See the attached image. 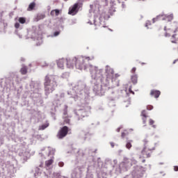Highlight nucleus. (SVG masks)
Returning a JSON list of instances; mask_svg holds the SVG:
<instances>
[{
	"label": "nucleus",
	"instance_id": "nucleus-20",
	"mask_svg": "<svg viewBox=\"0 0 178 178\" xmlns=\"http://www.w3.org/2000/svg\"><path fill=\"white\" fill-rule=\"evenodd\" d=\"M131 143H133V140L127 141V143L126 144V148H127L128 149H130V148H131V147H132Z\"/></svg>",
	"mask_w": 178,
	"mask_h": 178
},
{
	"label": "nucleus",
	"instance_id": "nucleus-15",
	"mask_svg": "<svg viewBox=\"0 0 178 178\" xmlns=\"http://www.w3.org/2000/svg\"><path fill=\"white\" fill-rule=\"evenodd\" d=\"M27 70H28L27 67L26 65H23L20 70L21 74H23V75L27 74Z\"/></svg>",
	"mask_w": 178,
	"mask_h": 178
},
{
	"label": "nucleus",
	"instance_id": "nucleus-3",
	"mask_svg": "<svg viewBox=\"0 0 178 178\" xmlns=\"http://www.w3.org/2000/svg\"><path fill=\"white\" fill-rule=\"evenodd\" d=\"M143 144H144V149L142 151L143 155H146V158H149L151 156V153L147 152V151H154L155 149V146H154V144L147 139L143 140Z\"/></svg>",
	"mask_w": 178,
	"mask_h": 178
},
{
	"label": "nucleus",
	"instance_id": "nucleus-38",
	"mask_svg": "<svg viewBox=\"0 0 178 178\" xmlns=\"http://www.w3.org/2000/svg\"><path fill=\"white\" fill-rule=\"evenodd\" d=\"M64 1H67V0H64Z\"/></svg>",
	"mask_w": 178,
	"mask_h": 178
},
{
	"label": "nucleus",
	"instance_id": "nucleus-11",
	"mask_svg": "<svg viewBox=\"0 0 178 178\" xmlns=\"http://www.w3.org/2000/svg\"><path fill=\"white\" fill-rule=\"evenodd\" d=\"M150 95L152 97H154V98H159V95H161V91L156 90H152L150 92Z\"/></svg>",
	"mask_w": 178,
	"mask_h": 178
},
{
	"label": "nucleus",
	"instance_id": "nucleus-2",
	"mask_svg": "<svg viewBox=\"0 0 178 178\" xmlns=\"http://www.w3.org/2000/svg\"><path fill=\"white\" fill-rule=\"evenodd\" d=\"M90 57H76V69H79V70H86V69H87V65H88V62H90Z\"/></svg>",
	"mask_w": 178,
	"mask_h": 178
},
{
	"label": "nucleus",
	"instance_id": "nucleus-26",
	"mask_svg": "<svg viewBox=\"0 0 178 178\" xmlns=\"http://www.w3.org/2000/svg\"><path fill=\"white\" fill-rule=\"evenodd\" d=\"M149 123L150 126H152V124H154V123H155V121H154L152 119H150L149 121Z\"/></svg>",
	"mask_w": 178,
	"mask_h": 178
},
{
	"label": "nucleus",
	"instance_id": "nucleus-36",
	"mask_svg": "<svg viewBox=\"0 0 178 178\" xmlns=\"http://www.w3.org/2000/svg\"><path fill=\"white\" fill-rule=\"evenodd\" d=\"M165 37H170V35L169 33H166Z\"/></svg>",
	"mask_w": 178,
	"mask_h": 178
},
{
	"label": "nucleus",
	"instance_id": "nucleus-12",
	"mask_svg": "<svg viewBox=\"0 0 178 178\" xmlns=\"http://www.w3.org/2000/svg\"><path fill=\"white\" fill-rule=\"evenodd\" d=\"M43 19H45V14H38L35 17V22H40V20H42Z\"/></svg>",
	"mask_w": 178,
	"mask_h": 178
},
{
	"label": "nucleus",
	"instance_id": "nucleus-33",
	"mask_svg": "<svg viewBox=\"0 0 178 178\" xmlns=\"http://www.w3.org/2000/svg\"><path fill=\"white\" fill-rule=\"evenodd\" d=\"M174 170L175 172H178V166L177 165L174 166Z\"/></svg>",
	"mask_w": 178,
	"mask_h": 178
},
{
	"label": "nucleus",
	"instance_id": "nucleus-22",
	"mask_svg": "<svg viewBox=\"0 0 178 178\" xmlns=\"http://www.w3.org/2000/svg\"><path fill=\"white\" fill-rule=\"evenodd\" d=\"M167 20H168V22H172V20H173V15H170L167 17Z\"/></svg>",
	"mask_w": 178,
	"mask_h": 178
},
{
	"label": "nucleus",
	"instance_id": "nucleus-7",
	"mask_svg": "<svg viewBox=\"0 0 178 178\" xmlns=\"http://www.w3.org/2000/svg\"><path fill=\"white\" fill-rule=\"evenodd\" d=\"M106 72L107 73V74H106L107 79H109L110 80H113V79L115 77V72L113 71V69L107 66Z\"/></svg>",
	"mask_w": 178,
	"mask_h": 178
},
{
	"label": "nucleus",
	"instance_id": "nucleus-27",
	"mask_svg": "<svg viewBox=\"0 0 178 178\" xmlns=\"http://www.w3.org/2000/svg\"><path fill=\"white\" fill-rule=\"evenodd\" d=\"M15 29H19V27H20V24H19V22L15 23Z\"/></svg>",
	"mask_w": 178,
	"mask_h": 178
},
{
	"label": "nucleus",
	"instance_id": "nucleus-13",
	"mask_svg": "<svg viewBox=\"0 0 178 178\" xmlns=\"http://www.w3.org/2000/svg\"><path fill=\"white\" fill-rule=\"evenodd\" d=\"M35 2H32L29 5L27 8L28 12H31V10H34V8H35Z\"/></svg>",
	"mask_w": 178,
	"mask_h": 178
},
{
	"label": "nucleus",
	"instance_id": "nucleus-30",
	"mask_svg": "<svg viewBox=\"0 0 178 178\" xmlns=\"http://www.w3.org/2000/svg\"><path fill=\"white\" fill-rule=\"evenodd\" d=\"M147 109H148V111H152V109H154V106H147Z\"/></svg>",
	"mask_w": 178,
	"mask_h": 178
},
{
	"label": "nucleus",
	"instance_id": "nucleus-24",
	"mask_svg": "<svg viewBox=\"0 0 178 178\" xmlns=\"http://www.w3.org/2000/svg\"><path fill=\"white\" fill-rule=\"evenodd\" d=\"M137 70V68L136 67H134L131 70V72L134 74V73H136V71Z\"/></svg>",
	"mask_w": 178,
	"mask_h": 178
},
{
	"label": "nucleus",
	"instance_id": "nucleus-31",
	"mask_svg": "<svg viewBox=\"0 0 178 178\" xmlns=\"http://www.w3.org/2000/svg\"><path fill=\"white\" fill-rule=\"evenodd\" d=\"M129 92L131 94L134 95V92L133 90H131V86L129 87Z\"/></svg>",
	"mask_w": 178,
	"mask_h": 178
},
{
	"label": "nucleus",
	"instance_id": "nucleus-37",
	"mask_svg": "<svg viewBox=\"0 0 178 178\" xmlns=\"http://www.w3.org/2000/svg\"><path fill=\"white\" fill-rule=\"evenodd\" d=\"M115 77H118V74H115Z\"/></svg>",
	"mask_w": 178,
	"mask_h": 178
},
{
	"label": "nucleus",
	"instance_id": "nucleus-23",
	"mask_svg": "<svg viewBox=\"0 0 178 178\" xmlns=\"http://www.w3.org/2000/svg\"><path fill=\"white\" fill-rule=\"evenodd\" d=\"M127 134H129V133L122 132V134H121V137H122V138H124L126 137V136H127Z\"/></svg>",
	"mask_w": 178,
	"mask_h": 178
},
{
	"label": "nucleus",
	"instance_id": "nucleus-35",
	"mask_svg": "<svg viewBox=\"0 0 178 178\" xmlns=\"http://www.w3.org/2000/svg\"><path fill=\"white\" fill-rule=\"evenodd\" d=\"M140 65H142V66L144 65H147V63L140 62Z\"/></svg>",
	"mask_w": 178,
	"mask_h": 178
},
{
	"label": "nucleus",
	"instance_id": "nucleus-34",
	"mask_svg": "<svg viewBox=\"0 0 178 178\" xmlns=\"http://www.w3.org/2000/svg\"><path fill=\"white\" fill-rule=\"evenodd\" d=\"M110 144H111L112 148H113V147H115V143L113 142L110 143Z\"/></svg>",
	"mask_w": 178,
	"mask_h": 178
},
{
	"label": "nucleus",
	"instance_id": "nucleus-28",
	"mask_svg": "<svg viewBox=\"0 0 178 178\" xmlns=\"http://www.w3.org/2000/svg\"><path fill=\"white\" fill-rule=\"evenodd\" d=\"M59 34H60V31H56L54 33V37H57V35H59Z\"/></svg>",
	"mask_w": 178,
	"mask_h": 178
},
{
	"label": "nucleus",
	"instance_id": "nucleus-6",
	"mask_svg": "<svg viewBox=\"0 0 178 178\" xmlns=\"http://www.w3.org/2000/svg\"><path fill=\"white\" fill-rule=\"evenodd\" d=\"M77 60V57H72L70 58H67L65 60V62H67V67L69 69H73L74 66L76 67V63Z\"/></svg>",
	"mask_w": 178,
	"mask_h": 178
},
{
	"label": "nucleus",
	"instance_id": "nucleus-8",
	"mask_svg": "<svg viewBox=\"0 0 178 178\" xmlns=\"http://www.w3.org/2000/svg\"><path fill=\"white\" fill-rule=\"evenodd\" d=\"M140 116L142 118L143 124H147V118H148V114L145 110L142 111Z\"/></svg>",
	"mask_w": 178,
	"mask_h": 178
},
{
	"label": "nucleus",
	"instance_id": "nucleus-9",
	"mask_svg": "<svg viewBox=\"0 0 178 178\" xmlns=\"http://www.w3.org/2000/svg\"><path fill=\"white\" fill-rule=\"evenodd\" d=\"M90 70V73L92 74V77H97V73H98V72H99L98 70V67L91 65Z\"/></svg>",
	"mask_w": 178,
	"mask_h": 178
},
{
	"label": "nucleus",
	"instance_id": "nucleus-18",
	"mask_svg": "<svg viewBox=\"0 0 178 178\" xmlns=\"http://www.w3.org/2000/svg\"><path fill=\"white\" fill-rule=\"evenodd\" d=\"M49 126V123L48 122L42 125H40L39 127V130H45V129H47V127H48Z\"/></svg>",
	"mask_w": 178,
	"mask_h": 178
},
{
	"label": "nucleus",
	"instance_id": "nucleus-32",
	"mask_svg": "<svg viewBox=\"0 0 178 178\" xmlns=\"http://www.w3.org/2000/svg\"><path fill=\"white\" fill-rule=\"evenodd\" d=\"M63 165H64V163H63V162H60V163H58V166H60V168L63 167Z\"/></svg>",
	"mask_w": 178,
	"mask_h": 178
},
{
	"label": "nucleus",
	"instance_id": "nucleus-17",
	"mask_svg": "<svg viewBox=\"0 0 178 178\" xmlns=\"http://www.w3.org/2000/svg\"><path fill=\"white\" fill-rule=\"evenodd\" d=\"M138 80V76H137V74L133 75L131 76V81L133 84H137Z\"/></svg>",
	"mask_w": 178,
	"mask_h": 178
},
{
	"label": "nucleus",
	"instance_id": "nucleus-5",
	"mask_svg": "<svg viewBox=\"0 0 178 178\" xmlns=\"http://www.w3.org/2000/svg\"><path fill=\"white\" fill-rule=\"evenodd\" d=\"M81 4L80 3H76L72 6L69 8V15H72V16H74V15H77L79 12V9H80V6Z\"/></svg>",
	"mask_w": 178,
	"mask_h": 178
},
{
	"label": "nucleus",
	"instance_id": "nucleus-16",
	"mask_svg": "<svg viewBox=\"0 0 178 178\" xmlns=\"http://www.w3.org/2000/svg\"><path fill=\"white\" fill-rule=\"evenodd\" d=\"M54 157H53L52 159L47 160L45 161V166H47V168H49V166H51V165H52V163H54Z\"/></svg>",
	"mask_w": 178,
	"mask_h": 178
},
{
	"label": "nucleus",
	"instance_id": "nucleus-10",
	"mask_svg": "<svg viewBox=\"0 0 178 178\" xmlns=\"http://www.w3.org/2000/svg\"><path fill=\"white\" fill-rule=\"evenodd\" d=\"M65 63H66V59L60 58L57 60V66L60 67V69H63L65 67Z\"/></svg>",
	"mask_w": 178,
	"mask_h": 178
},
{
	"label": "nucleus",
	"instance_id": "nucleus-1",
	"mask_svg": "<svg viewBox=\"0 0 178 178\" xmlns=\"http://www.w3.org/2000/svg\"><path fill=\"white\" fill-rule=\"evenodd\" d=\"M44 91L46 94H51L55 91V88L58 87V82H56V77L54 76H46L44 78Z\"/></svg>",
	"mask_w": 178,
	"mask_h": 178
},
{
	"label": "nucleus",
	"instance_id": "nucleus-14",
	"mask_svg": "<svg viewBox=\"0 0 178 178\" xmlns=\"http://www.w3.org/2000/svg\"><path fill=\"white\" fill-rule=\"evenodd\" d=\"M60 10L58 9L52 10L50 13L51 16H59Z\"/></svg>",
	"mask_w": 178,
	"mask_h": 178
},
{
	"label": "nucleus",
	"instance_id": "nucleus-4",
	"mask_svg": "<svg viewBox=\"0 0 178 178\" xmlns=\"http://www.w3.org/2000/svg\"><path fill=\"white\" fill-rule=\"evenodd\" d=\"M69 133V127L67 126H64L62 128H60L56 135L57 138H59V140H62V138H65L67 136V134Z\"/></svg>",
	"mask_w": 178,
	"mask_h": 178
},
{
	"label": "nucleus",
	"instance_id": "nucleus-21",
	"mask_svg": "<svg viewBox=\"0 0 178 178\" xmlns=\"http://www.w3.org/2000/svg\"><path fill=\"white\" fill-rule=\"evenodd\" d=\"M176 35H177V34H175L172 35L171 42L174 44L176 43Z\"/></svg>",
	"mask_w": 178,
	"mask_h": 178
},
{
	"label": "nucleus",
	"instance_id": "nucleus-29",
	"mask_svg": "<svg viewBox=\"0 0 178 178\" xmlns=\"http://www.w3.org/2000/svg\"><path fill=\"white\" fill-rule=\"evenodd\" d=\"M64 118H67V110H65L63 112Z\"/></svg>",
	"mask_w": 178,
	"mask_h": 178
},
{
	"label": "nucleus",
	"instance_id": "nucleus-19",
	"mask_svg": "<svg viewBox=\"0 0 178 178\" xmlns=\"http://www.w3.org/2000/svg\"><path fill=\"white\" fill-rule=\"evenodd\" d=\"M18 22L21 24H24V23H26V17H19L18 19Z\"/></svg>",
	"mask_w": 178,
	"mask_h": 178
},
{
	"label": "nucleus",
	"instance_id": "nucleus-25",
	"mask_svg": "<svg viewBox=\"0 0 178 178\" xmlns=\"http://www.w3.org/2000/svg\"><path fill=\"white\" fill-rule=\"evenodd\" d=\"M64 118H65L64 120L65 123H69V122H70V120H69L67 117H64Z\"/></svg>",
	"mask_w": 178,
	"mask_h": 178
}]
</instances>
